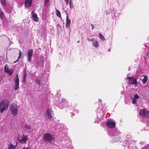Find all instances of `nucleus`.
Segmentation results:
<instances>
[{
    "mask_svg": "<svg viewBox=\"0 0 149 149\" xmlns=\"http://www.w3.org/2000/svg\"><path fill=\"white\" fill-rule=\"evenodd\" d=\"M9 105L8 102L6 100H3L0 102V112L2 113L6 110Z\"/></svg>",
    "mask_w": 149,
    "mask_h": 149,
    "instance_id": "1",
    "label": "nucleus"
},
{
    "mask_svg": "<svg viewBox=\"0 0 149 149\" xmlns=\"http://www.w3.org/2000/svg\"><path fill=\"white\" fill-rule=\"evenodd\" d=\"M42 139L45 142L52 143L54 140V138L53 135L48 133L44 134L43 135Z\"/></svg>",
    "mask_w": 149,
    "mask_h": 149,
    "instance_id": "2",
    "label": "nucleus"
},
{
    "mask_svg": "<svg viewBox=\"0 0 149 149\" xmlns=\"http://www.w3.org/2000/svg\"><path fill=\"white\" fill-rule=\"evenodd\" d=\"M18 111L17 106L15 104H13L10 106V111L11 113L14 116H16Z\"/></svg>",
    "mask_w": 149,
    "mask_h": 149,
    "instance_id": "3",
    "label": "nucleus"
},
{
    "mask_svg": "<svg viewBox=\"0 0 149 149\" xmlns=\"http://www.w3.org/2000/svg\"><path fill=\"white\" fill-rule=\"evenodd\" d=\"M52 111L50 109H47L45 111V117L47 119L52 120L53 119Z\"/></svg>",
    "mask_w": 149,
    "mask_h": 149,
    "instance_id": "4",
    "label": "nucleus"
},
{
    "mask_svg": "<svg viewBox=\"0 0 149 149\" xmlns=\"http://www.w3.org/2000/svg\"><path fill=\"white\" fill-rule=\"evenodd\" d=\"M61 102L62 103V104L60 103L57 106L60 109H62L63 108L64 106L63 104H64V106L66 107H69V106L68 105V101L65 99L63 98L61 99Z\"/></svg>",
    "mask_w": 149,
    "mask_h": 149,
    "instance_id": "5",
    "label": "nucleus"
},
{
    "mask_svg": "<svg viewBox=\"0 0 149 149\" xmlns=\"http://www.w3.org/2000/svg\"><path fill=\"white\" fill-rule=\"evenodd\" d=\"M139 114L141 116L144 118L149 117V111L145 109L141 110L139 111Z\"/></svg>",
    "mask_w": 149,
    "mask_h": 149,
    "instance_id": "6",
    "label": "nucleus"
},
{
    "mask_svg": "<svg viewBox=\"0 0 149 149\" xmlns=\"http://www.w3.org/2000/svg\"><path fill=\"white\" fill-rule=\"evenodd\" d=\"M17 139L20 143H25L28 139V138L26 135H23L22 136H19L17 137Z\"/></svg>",
    "mask_w": 149,
    "mask_h": 149,
    "instance_id": "7",
    "label": "nucleus"
},
{
    "mask_svg": "<svg viewBox=\"0 0 149 149\" xmlns=\"http://www.w3.org/2000/svg\"><path fill=\"white\" fill-rule=\"evenodd\" d=\"M127 79L128 80V81L127 82L128 84L136 85V80L134 77H127Z\"/></svg>",
    "mask_w": 149,
    "mask_h": 149,
    "instance_id": "8",
    "label": "nucleus"
},
{
    "mask_svg": "<svg viewBox=\"0 0 149 149\" xmlns=\"http://www.w3.org/2000/svg\"><path fill=\"white\" fill-rule=\"evenodd\" d=\"M106 125L108 127L111 128H113L115 126L116 123L111 120H109L107 121Z\"/></svg>",
    "mask_w": 149,
    "mask_h": 149,
    "instance_id": "9",
    "label": "nucleus"
},
{
    "mask_svg": "<svg viewBox=\"0 0 149 149\" xmlns=\"http://www.w3.org/2000/svg\"><path fill=\"white\" fill-rule=\"evenodd\" d=\"M15 85L13 87L15 90H17L19 88V79L18 75L17 74L14 80Z\"/></svg>",
    "mask_w": 149,
    "mask_h": 149,
    "instance_id": "10",
    "label": "nucleus"
},
{
    "mask_svg": "<svg viewBox=\"0 0 149 149\" xmlns=\"http://www.w3.org/2000/svg\"><path fill=\"white\" fill-rule=\"evenodd\" d=\"M33 50L32 49L29 50L28 51V52L27 54V61L29 62H31V61L32 57L33 55Z\"/></svg>",
    "mask_w": 149,
    "mask_h": 149,
    "instance_id": "11",
    "label": "nucleus"
},
{
    "mask_svg": "<svg viewBox=\"0 0 149 149\" xmlns=\"http://www.w3.org/2000/svg\"><path fill=\"white\" fill-rule=\"evenodd\" d=\"M119 134V131L116 128L112 129L111 131L109 133L110 135L112 136H117Z\"/></svg>",
    "mask_w": 149,
    "mask_h": 149,
    "instance_id": "12",
    "label": "nucleus"
},
{
    "mask_svg": "<svg viewBox=\"0 0 149 149\" xmlns=\"http://www.w3.org/2000/svg\"><path fill=\"white\" fill-rule=\"evenodd\" d=\"M32 3V0H25L24 2L25 6L28 8L30 6Z\"/></svg>",
    "mask_w": 149,
    "mask_h": 149,
    "instance_id": "13",
    "label": "nucleus"
},
{
    "mask_svg": "<svg viewBox=\"0 0 149 149\" xmlns=\"http://www.w3.org/2000/svg\"><path fill=\"white\" fill-rule=\"evenodd\" d=\"M17 145V143H16L15 145H14L11 143L9 144L8 145V149H15L16 148Z\"/></svg>",
    "mask_w": 149,
    "mask_h": 149,
    "instance_id": "14",
    "label": "nucleus"
},
{
    "mask_svg": "<svg viewBox=\"0 0 149 149\" xmlns=\"http://www.w3.org/2000/svg\"><path fill=\"white\" fill-rule=\"evenodd\" d=\"M71 23V21L69 18L68 16L67 15L66 17V27L67 28L69 27Z\"/></svg>",
    "mask_w": 149,
    "mask_h": 149,
    "instance_id": "15",
    "label": "nucleus"
},
{
    "mask_svg": "<svg viewBox=\"0 0 149 149\" xmlns=\"http://www.w3.org/2000/svg\"><path fill=\"white\" fill-rule=\"evenodd\" d=\"M32 18L36 22H38V18L36 14L34 13L33 12H32Z\"/></svg>",
    "mask_w": 149,
    "mask_h": 149,
    "instance_id": "16",
    "label": "nucleus"
},
{
    "mask_svg": "<svg viewBox=\"0 0 149 149\" xmlns=\"http://www.w3.org/2000/svg\"><path fill=\"white\" fill-rule=\"evenodd\" d=\"M25 129L26 130L27 132H30L31 131V130L30 127L29 126H25L24 127Z\"/></svg>",
    "mask_w": 149,
    "mask_h": 149,
    "instance_id": "17",
    "label": "nucleus"
},
{
    "mask_svg": "<svg viewBox=\"0 0 149 149\" xmlns=\"http://www.w3.org/2000/svg\"><path fill=\"white\" fill-rule=\"evenodd\" d=\"M93 45L95 47H97L99 46L98 43L96 40H95L93 42Z\"/></svg>",
    "mask_w": 149,
    "mask_h": 149,
    "instance_id": "18",
    "label": "nucleus"
},
{
    "mask_svg": "<svg viewBox=\"0 0 149 149\" xmlns=\"http://www.w3.org/2000/svg\"><path fill=\"white\" fill-rule=\"evenodd\" d=\"M148 80V77L147 76H144V78L142 80V82L143 84H145Z\"/></svg>",
    "mask_w": 149,
    "mask_h": 149,
    "instance_id": "19",
    "label": "nucleus"
},
{
    "mask_svg": "<svg viewBox=\"0 0 149 149\" xmlns=\"http://www.w3.org/2000/svg\"><path fill=\"white\" fill-rule=\"evenodd\" d=\"M56 15L60 18H61V15L60 12L57 9L56 10Z\"/></svg>",
    "mask_w": 149,
    "mask_h": 149,
    "instance_id": "20",
    "label": "nucleus"
},
{
    "mask_svg": "<svg viewBox=\"0 0 149 149\" xmlns=\"http://www.w3.org/2000/svg\"><path fill=\"white\" fill-rule=\"evenodd\" d=\"M8 74L10 75H11L13 73V70L12 69H9V70H8V71L6 72Z\"/></svg>",
    "mask_w": 149,
    "mask_h": 149,
    "instance_id": "21",
    "label": "nucleus"
},
{
    "mask_svg": "<svg viewBox=\"0 0 149 149\" xmlns=\"http://www.w3.org/2000/svg\"><path fill=\"white\" fill-rule=\"evenodd\" d=\"M1 4L3 6H6L7 4L5 0H0Z\"/></svg>",
    "mask_w": 149,
    "mask_h": 149,
    "instance_id": "22",
    "label": "nucleus"
},
{
    "mask_svg": "<svg viewBox=\"0 0 149 149\" xmlns=\"http://www.w3.org/2000/svg\"><path fill=\"white\" fill-rule=\"evenodd\" d=\"M99 38L100 39H101V40L103 41L105 40V38H104V36L102 34H101L100 33H99Z\"/></svg>",
    "mask_w": 149,
    "mask_h": 149,
    "instance_id": "23",
    "label": "nucleus"
},
{
    "mask_svg": "<svg viewBox=\"0 0 149 149\" xmlns=\"http://www.w3.org/2000/svg\"><path fill=\"white\" fill-rule=\"evenodd\" d=\"M35 83L37 84L39 86H40L41 85V82L38 79H36L35 80Z\"/></svg>",
    "mask_w": 149,
    "mask_h": 149,
    "instance_id": "24",
    "label": "nucleus"
},
{
    "mask_svg": "<svg viewBox=\"0 0 149 149\" xmlns=\"http://www.w3.org/2000/svg\"><path fill=\"white\" fill-rule=\"evenodd\" d=\"M49 0H45V5L46 6H48L49 5Z\"/></svg>",
    "mask_w": 149,
    "mask_h": 149,
    "instance_id": "25",
    "label": "nucleus"
},
{
    "mask_svg": "<svg viewBox=\"0 0 149 149\" xmlns=\"http://www.w3.org/2000/svg\"><path fill=\"white\" fill-rule=\"evenodd\" d=\"M3 13L2 11H0V17L1 19H3Z\"/></svg>",
    "mask_w": 149,
    "mask_h": 149,
    "instance_id": "26",
    "label": "nucleus"
},
{
    "mask_svg": "<svg viewBox=\"0 0 149 149\" xmlns=\"http://www.w3.org/2000/svg\"><path fill=\"white\" fill-rule=\"evenodd\" d=\"M127 146H124L125 149H130L131 148V146L129 145V144H128V145H127Z\"/></svg>",
    "mask_w": 149,
    "mask_h": 149,
    "instance_id": "27",
    "label": "nucleus"
},
{
    "mask_svg": "<svg viewBox=\"0 0 149 149\" xmlns=\"http://www.w3.org/2000/svg\"><path fill=\"white\" fill-rule=\"evenodd\" d=\"M9 69L8 68V65H6L4 67V71L6 72L8 70H9Z\"/></svg>",
    "mask_w": 149,
    "mask_h": 149,
    "instance_id": "28",
    "label": "nucleus"
},
{
    "mask_svg": "<svg viewBox=\"0 0 149 149\" xmlns=\"http://www.w3.org/2000/svg\"><path fill=\"white\" fill-rule=\"evenodd\" d=\"M26 77V74H24L23 76V82H24L25 81Z\"/></svg>",
    "mask_w": 149,
    "mask_h": 149,
    "instance_id": "29",
    "label": "nucleus"
},
{
    "mask_svg": "<svg viewBox=\"0 0 149 149\" xmlns=\"http://www.w3.org/2000/svg\"><path fill=\"white\" fill-rule=\"evenodd\" d=\"M139 97V96L137 94H136L134 95V98L136 99H137Z\"/></svg>",
    "mask_w": 149,
    "mask_h": 149,
    "instance_id": "30",
    "label": "nucleus"
},
{
    "mask_svg": "<svg viewBox=\"0 0 149 149\" xmlns=\"http://www.w3.org/2000/svg\"><path fill=\"white\" fill-rule=\"evenodd\" d=\"M87 40L88 41H90V42L93 41V42L94 41V38H92L91 39H89L88 38Z\"/></svg>",
    "mask_w": 149,
    "mask_h": 149,
    "instance_id": "31",
    "label": "nucleus"
},
{
    "mask_svg": "<svg viewBox=\"0 0 149 149\" xmlns=\"http://www.w3.org/2000/svg\"><path fill=\"white\" fill-rule=\"evenodd\" d=\"M136 99H134L133 98L132 100V103L134 104H135L136 103Z\"/></svg>",
    "mask_w": 149,
    "mask_h": 149,
    "instance_id": "32",
    "label": "nucleus"
},
{
    "mask_svg": "<svg viewBox=\"0 0 149 149\" xmlns=\"http://www.w3.org/2000/svg\"><path fill=\"white\" fill-rule=\"evenodd\" d=\"M69 4H70V9L71 10L72 8H73V3Z\"/></svg>",
    "mask_w": 149,
    "mask_h": 149,
    "instance_id": "33",
    "label": "nucleus"
},
{
    "mask_svg": "<svg viewBox=\"0 0 149 149\" xmlns=\"http://www.w3.org/2000/svg\"><path fill=\"white\" fill-rule=\"evenodd\" d=\"M21 52L20 50L19 51V56L18 57V59L20 57L21 55Z\"/></svg>",
    "mask_w": 149,
    "mask_h": 149,
    "instance_id": "34",
    "label": "nucleus"
},
{
    "mask_svg": "<svg viewBox=\"0 0 149 149\" xmlns=\"http://www.w3.org/2000/svg\"><path fill=\"white\" fill-rule=\"evenodd\" d=\"M69 0H65V3L67 5L68 4V3L69 2Z\"/></svg>",
    "mask_w": 149,
    "mask_h": 149,
    "instance_id": "35",
    "label": "nucleus"
},
{
    "mask_svg": "<svg viewBox=\"0 0 149 149\" xmlns=\"http://www.w3.org/2000/svg\"><path fill=\"white\" fill-rule=\"evenodd\" d=\"M105 13L107 15H108L109 14V13L108 10H106L105 11Z\"/></svg>",
    "mask_w": 149,
    "mask_h": 149,
    "instance_id": "36",
    "label": "nucleus"
},
{
    "mask_svg": "<svg viewBox=\"0 0 149 149\" xmlns=\"http://www.w3.org/2000/svg\"><path fill=\"white\" fill-rule=\"evenodd\" d=\"M91 25L92 26V29H93L94 27V25L92 24H91Z\"/></svg>",
    "mask_w": 149,
    "mask_h": 149,
    "instance_id": "37",
    "label": "nucleus"
},
{
    "mask_svg": "<svg viewBox=\"0 0 149 149\" xmlns=\"http://www.w3.org/2000/svg\"><path fill=\"white\" fill-rule=\"evenodd\" d=\"M98 102L99 103L101 104L102 102V100L100 99H99L98 100Z\"/></svg>",
    "mask_w": 149,
    "mask_h": 149,
    "instance_id": "38",
    "label": "nucleus"
},
{
    "mask_svg": "<svg viewBox=\"0 0 149 149\" xmlns=\"http://www.w3.org/2000/svg\"><path fill=\"white\" fill-rule=\"evenodd\" d=\"M72 3V0H70L69 1V4Z\"/></svg>",
    "mask_w": 149,
    "mask_h": 149,
    "instance_id": "39",
    "label": "nucleus"
},
{
    "mask_svg": "<svg viewBox=\"0 0 149 149\" xmlns=\"http://www.w3.org/2000/svg\"><path fill=\"white\" fill-rule=\"evenodd\" d=\"M22 149H29L28 148L24 147V148H22Z\"/></svg>",
    "mask_w": 149,
    "mask_h": 149,
    "instance_id": "40",
    "label": "nucleus"
},
{
    "mask_svg": "<svg viewBox=\"0 0 149 149\" xmlns=\"http://www.w3.org/2000/svg\"><path fill=\"white\" fill-rule=\"evenodd\" d=\"M111 50V49L110 48H109V49H108V52H110Z\"/></svg>",
    "mask_w": 149,
    "mask_h": 149,
    "instance_id": "41",
    "label": "nucleus"
},
{
    "mask_svg": "<svg viewBox=\"0 0 149 149\" xmlns=\"http://www.w3.org/2000/svg\"><path fill=\"white\" fill-rule=\"evenodd\" d=\"M59 26V24H57V26Z\"/></svg>",
    "mask_w": 149,
    "mask_h": 149,
    "instance_id": "42",
    "label": "nucleus"
},
{
    "mask_svg": "<svg viewBox=\"0 0 149 149\" xmlns=\"http://www.w3.org/2000/svg\"><path fill=\"white\" fill-rule=\"evenodd\" d=\"M77 42L78 43H79L80 42V41H78Z\"/></svg>",
    "mask_w": 149,
    "mask_h": 149,
    "instance_id": "43",
    "label": "nucleus"
},
{
    "mask_svg": "<svg viewBox=\"0 0 149 149\" xmlns=\"http://www.w3.org/2000/svg\"><path fill=\"white\" fill-rule=\"evenodd\" d=\"M17 61H15L14 62V63H16V62Z\"/></svg>",
    "mask_w": 149,
    "mask_h": 149,
    "instance_id": "44",
    "label": "nucleus"
},
{
    "mask_svg": "<svg viewBox=\"0 0 149 149\" xmlns=\"http://www.w3.org/2000/svg\"><path fill=\"white\" fill-rule=\"evenodd\" d=\"M116 138V137H114L113 138L114 139V138Z\"/></svg>",
    "mask_w": 149,
    "mask_h": 149,
    "instance_id": "45",
    "label": "nucleus"
},
{
    "mask_svg": "<svg viewBox=\"0 0 149 149\" xmlns=\"http://www.w3.org/2000/svg\"><path fill=\"white\" fill-rule=\"evenodd\" d=\"M115 141H117V140H116Z\"/></svg>",
    "mask_w": 149,
    "mask_h": 149,
    "instance_id": "46",
    "label": "nucleus"
}]
</instances>
